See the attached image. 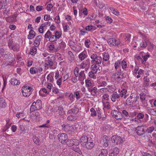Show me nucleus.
Wrapping results in <instances>:
<instances>
[{
	"label": "nucleus",
	"mask_w": 156,
	"mask_h": 156,
	"mask_svg": "<svg viewBox=\"0 0 156 156\" xmlns=\"http://www.w3.org/2000/svg\"><path fill=\"white\" fill-rule=\"evenodd\" d=\"M54 34H55V36L57 39H59L61 37L62 35L61 32L58 31H56Z\"/></svg>",
	"instance_id": "nucleus-44"
},
{
	"label": "nucleus",
	"mask_w": 156,
	"mask_h": 156,
	"mask_svg": "<svg viewBox=\"0 0 156 156\" xmlns=\"http://www.w3.org/2000/svg\"><path fill=\"white\" fill-rule=\"evenodd\" d=\"M62 127L63 130L66 132L72 131L73 129V126L69 124H63L62 125Z\"/></svg>",
	"instance_id": "nucleus-11"
},
{
	"label": "nucleus",
	"mask_w": 156,
	"mask_h": 156,
	"mask_svg": "<svg viewBox=\"0 0 156 156\" xmlns=\"http://www.w3.org/2000/svg\"><path fill=\"white\" fill-rule=\"evenodd\" d=\"M53 35L50 30H48L44 35V37L45 39H48L49 40L50 37L51 38V36Z\"/></svg>",
	"instance_id": "nucleus-35"
},
{
	"label": "nucleus",
	"mask_w": 156,
	"mask_h": 156,
	"mask_svg": "<svg viewBox=\"0 0 156 156\" xmlns=\"http://www.w3.org/2000/svg\"><path fill=\"white\" fill-rule=\"evenodd\" d=\"M109 138L106 135L103 136V142L104 143V146L107 147L108 145V141H109Z\"/></svg>",
	"instance_id": "nucleus-21"
},
{
	"label": "nucleus",
	"mask_w": 156,
	"mask_h": 156,
	"mask_svg": "<svg viewBox=\"0 0 156 156\" xmlns=\"http://www.w3.org/2000/svg\"><path fill=\"white\" fill-rule=\"evenodd\" d=\"M87 136V137L88 141L93 142L95 138V135L93 133H90V134L88 135Z\"/></svg>",
	"instance_id": "nucleus-26"
},
{
	"label": "nucleus",
	"mask_w": 156,
	"mask_h": 156,
	"mask_svg": "<svg viewBox=\"0 0 156 156\" xmlns=\"http://www.w3.org/2000/svg\"><path fill=\"white\" fill-rule=\"evenodd\" d=\"M79 80L80 81L83 80L85 78V75L84 73V71H81L79 74Z\"/></svg>",
	"instance_id": "nucleus-22"
},
{
	"label": "nucleus",
	"mask_w": 156,
	"mask_h": 156,
	"mask_svg": "<svg viewBox=\"0 0 156 156\" xmlns=\"http://www.w3.org/2000/svg\"><path fill=\"white\" fill-rule=\"evenodd\" d=\"M80 143L83 147L88 142L87 136H82L80 138Z\"/></svg>",
	"instance_id": "nucleus-13"
},
{
	"label": "nucleus",
	"mask_w": 156,
	"mask_h": 156,
	"mask_svg": "<svg viewBox=\"0 0 156 156\" xmlns=\"http://www.w3.org/2000/svg\"><path fill=\"white\" fill-rule=\"evenodd\" d=\"M35 36V32L31 29L29 32V34L28 35V38L29 39H32Z\"/></svg>",
	"instance_id": "nucleus-25"
},
{
	"label": "nucleus",
	"mask_w": 156,
	"mask_h": 156,
	"mask_svg": "<svg viewBox=\"0 0 156 156\" xmlns=\"http://www.w3.org/2000/svg\"><path fill=\"white\" fill-rule=\"evenodd\" d=\"M137 101V95L135 94H131L126 100V104L128 105H134Z\"/></svg>",
	"instance_id": "nucleus-2"
},
{
	"label": "nucleus",
	"mask_w": 156,
	"mask_h": 156,
	"mask_svg": "<svg viewBox=\"0 0 156 156\" xmlns=\"http://www.w3.org/2000/svg\"><path fill=\"white\" fill-rule=\"evenodd\" d=\"M122 114H123L125 116V117L126 118L128 119V112L125 110H123L122 111Z\"/></svg>",
	"instance_id": "nucleus-61"
},
{
	"label": "nucleus",
	"mask_w": 156,
	"mask_h": 156,
	"mask_svg": "<svg viewBox=\"0 0 156 156\" xmlns=\"http://www.w3.org/2000/svg\"><path fill=\"white\" fill-rule=\"evenodd\" d=\"M75 141L74 140L69 139L66 142L67 145L68 146H72L74 145Z\"/></svg>",
	"instance_id": "nucleus-34"
},
{
	"label": "nucleus",
	"mask_w": 156,
	"mask_h": 156,
	"mask_svg": "<svg viewBox=\"0 0 156 156\" xmlns=\"http://www.w3.org/2000/svg\"><path fill=\"white\" fill-rule=\"evenodd\" d=\"M48 62L46 63L48 65L52 66L55 61V57L51 54L50 55L47 57Z\"/></svg>",
	"instance_id": "nucleus-10"
},
{
	"label": "nucleus",
	"mask_w": 156,
	"mask_h": 156,
	"mask_svg": "<svg viewBox=\"0 0 156 156\" xmlns=\"http://www.w3.org/2000/svg\"><path fill=\"white\" fill-rule=\"evenodd\" d=\"M110 9L112 11V12L115 15L118 16L119 15V12L117 10L112 8H110Z\"/></svg>",
	"instance_id": "nucleus-48"
},
{
	"label": "nucleus",
	"mask_w": 156,
	"mask_h": 156,
	"mask_svg": "<svg viewBox=\"0 0 156 156\" xmlns=\"http://www.w3.org/2000/svg\"><path fill=\"white\" fill-rule=\"evenodd\" d=\"M10 49L14 51H18L19 50V48L16 45H13Z\"/></svg>",
	"instance_id": "nucleus-53"
},
{
	"label": "nucleus",
	"mask_w": 156,
	"mask_h": 156,
	"mask_svg": "<svg viewBox=\"0 0 156 156\" xmlns=\"http://www.w3.org/2000/svg\"><path fill=\"white\" fill-rule=\"evenodd\" d=\"M90 112H91L90 116L92 117H94L96 116L97 115V112L93 108H92L90 109Z\"/></svg>",
	"instance_id": "nucleus-46"
},
{
	"label": "nucleus",
	"mask_w": 156,
	"mask_h": 156,
	"mask_svg": "<svg viewBox=\"0 0 156 156\" xmlns=\"http://www.w3.org/2000/svg\"><path fill=\"white\" fill-rule=\"evenodd\" d=\"M32 88L29 87L23 86L22 89L23 96L25 97L29 96L32 93Z\"/></svg>",
	"instance_id": "nucleus-3"
},
{
	"label": "nucleus",
	"mask_w": 156,
	"mask_h": 156,
	"mask_svg": "<svg viewBox=\"0 0 156 156\" xmlns=\"http://www.w3.org/2000/svg\"><path fill=\"white\" fill-rule=\"evenodd\" d=\"M47 78L48 82H52L53 80V77L51 74H49L47 76Z\"/></svg>",
	"instance_id": "nucleus-50"
},
{
	"label": "nucleus",
	"mask_w": 156,
	"mask_h": 156,
	"mask_svg": "<svg viewBox=\"0 0 156 156\" xmlns=\"http://www.w3.org/2000/svg\"><path fill=\"white\" fill-rule=\"evenodd\" d=\"M10 81L11 84L13 85H18L20 83L19 80H17L14 78H12Z\"/></svg>",
	"instance_id": "nucleus-27"
},
{
	"label": "nucleus",
	"mask_w": 156,
	"mask_h": 156,
	"mask_svg": "<svg viewBox=\"0 0 156 156\" xmlns=\"http://www.w3.org/2000/svg\"><path fill=\"white\" fill-rule=\"evenodd\" d=\"M79 111V109L77 105H74L73 108L68 111L67 114H76L78 113Z\"/></svg>",
	"instance_id": "nucleus-12"
},
{
	"label": "nucleus",
	"mask_w": 156,
	"mask_h": 156,
	"mask_svg": "<svg viewBox=\"0 0 156 156\" xmlns=\"http://www.w3.org/2000/svg\"><path fill=\"white\" fill-rule=\"evenodd\" d=\"M94 144L93 142L88 141L83 147L88 149L90 150L94 147Z\"/></svg>",
	"instance_id": "nucleus-17"
},
{
	"label": "nucleus",
	"mask_w": 156,
	"mask_h": 156,
	"mask_svg": "<svg viewBox=\"0 0 156 156\" xmlns=\"http://www.w3.org/2000/svg\"><path fill=\"white\" fill-rule=\"evenodd\" d=\"M41 38L42 36L41 35H39L36 37L34 41V45L36 47L38 46Z\"/></svg>",
	"instance_id": "nucleus-20"
},
{
	"label": "nucleus",
	"mask_w": 156,
	"mask_h": 156,
	"mask_svg": "<svg viewBox=\"0 0 156 156\" xmlns=\"http://www.w3.org/2000/svg\"><path fill=\"white\" fill-rule=\"evenodd\" d=\"M85 29L87 31L94 30L96 29V27L92 25H89L86 27Z\"/></svg>",
	"instance_id": "nucleus-36"
},
{
	"label": "nucleus",
	"mask_w": 156,
	"mask_h": 156,
	"mask_svg": "<svg viewBox=\"0 0 156 156\" xmlns=\"http://www.w3.org/2000/svg\"><path fill=\"white\" fill-rule=\"evenodd\" d=\"M154 129V126H152L151 127L148 128L146 130V132L149 133H151L153 132Z\"/></svg>",
	"instance_id": "nucleus-52"
},
{
	"label": "nucleus",
	"mask_w": 156,
	"mask_h": 156,
	"mask_svg": "<svg viewBox=\"0 0 156 156\" xmlns=\"http://www.w3.org/2000/svg\"><path fill=\"white\" fill-rule=\"evenodd\" d=\"M36 110H37V109L35 106L33 102L32 105L30 106V112H31Z\"/></svg>",
	"instance_id": "nucleus-55"
},
{
	"label": "nucleus",
	"mask_w": 156,
	"mask_h": 156,
	"mask_svg": "<svg viewBox=\"0 0 156 156\" xmlns=\"http://www.w3.org/2000/svg\"><path fill=\"white\" fill-rule=\"evenodd\" d=\"M33 141L36 144L39 145L40 144V140L36 136H34L33 138Z\"/></svg>",
	"instance_id": "nucleus-42"
},
{
	"label": "nucleus",
	"mask_w": 156,
	"mask_h": 156,
	"mask_svg": "<svg viewBox=\"0 0 156 156\" xmlns=\"http://www.w3.org/2000/svg\"><path fill=\"white\" fill-rule=\"evenodd\" d=\"M30 73L32 74H36L37 72V70L35 67H32L30 68Z\"/></svg>",
	"instance_id": "nucleus-45"
},
{
	"label": "nucleus",
	"mask_w": 156,
	"mask_h": 156,
	"mask_svg": "<svg viewBox=\"0 0 156 156\" xmlns=\"http://www.w3.org/2000/svg\"><path fill=\"white\" fill-rule=\"evenodd\" d=\"M144 115L141 113H139L137 115V117L138 119H142L144 118Z\"/></svg>",
	"instance_id": "nucleus-64"
},
{
	"label": "nucleus",
	"mask_w": 156,
	"mask_h": 156,
	"mask_svg": "<svg viewBox=\"0 0 156 156\" xmlns=\"http://www.w3.org/2000/svg\"><path fill=\"white\" fill-rule=\"evenodd\" d=\"M119 39L117 38H111L108 40V43L111 46H118L120 43Z\"/></svg>",
	"instance_id": "nucleus-4"
},
{
	"label": "nucleus",
	"mask_w": 156,
	"mask_h": 156,
	"mask_svg": "<svg viewBox=\"0 0 156 156\" xmlns=\"http://www.w3.org/2000/svg\"><path fill=\"white\" fill-rule=\"evenodd\" d=\"M79 69L77 67H76L74 69V75L76 77H77L79 74Z\"/></svg>",
	"instance_id": "nucleus-58"
},
{
	"label": "nucleus",
	"mask_w": 156,
	"mask_h": 156,
	"mask_svg": "<svg viewBox=\"0 0 156 156\" xmlns=\"http://www.w3.org/2000/svg\"><path fill=\"white\" fill-rule=\"evenodd\" d=\"M124 75L123 72H117L113 74L112 77L116 81L119 82L124 77Z\"/></svg>",
	"instance_id": "nucleus-5"
},
{
	"label": "nucleus",
	"mask_w": 156,
	"mask_h": 156,
	"mask_svg": "<svg viewBox=\"0 0 156 156\" xmlns=\"http://www.w3.org/2000/svg\"><path fill=\"white\" fill-rule=\"evenodd\" d=\"M118 91L119 92H120V96H121V97H123L124 96V98H126V94L127 93V90H126L123 89H122L121 90H119Z\"/></svg>",
	"instance_id": "nucleus-31"
},
{
	"label": "nucleus",
	"mask_w": 156,
	"mask_h": 156,
	"mask_svg": "<svg viewBox=\"0 0 156 156\" xmlns=\"http://www.w3.org/2000/svg\"><path fill=\"white\" fill-rule=\"evenodd\" d=\"M140 99L142 101H146V99L147 97L146 94L144 93H141L140 94Z\"/></svg>",
	"instance_id": "nucleus-33"
},
{
	"label": "nucleus",
	"mask_w": 156,
	"mask_h": 156,
	"mask_svg": "<svg viewBox=\"0 0 156 156\" xmlns=\"http://www.w3.org/2000/svg\"><path fill=\"white\" fill-rule=\"evenodd\" d=\"M109 96L107 94H104L102 96L103 98L106 101H108L109 100Z\"/></svg>",
	"instance_id": "nucleus-63"
},
{
	"label": "nucleus",
	"mask_w": 156,
	"mask_h": 156,
	"mask_svg": "<svg viewBox=\"0 0 156 156\" xmlns=\"http://www.w3.org/2000/svg\"><path fill=\"white\" fill-rule=\"evenodd\" d=\"M87 64L86 62H83L80 65V69H84L87 66Z\"/></svg>",
	"instance_id": "nucleus-51"
},
{
	"label": "nucleus",
	"mask_w": 156,
	"mask_h": 156,
	"mask_svg": "<svg viewBox=\"0 0 156 156\" xmlns=\"http://www.w3.org/2000/svg\"><path fill=\"white\" fill-rule=\"evenodd\" d=\"M86 86L87 87H89L92 86V83L91 82V81L88 79H87L85 80Z\"/></svg>",
	"instance_id": "nucleus-39"
},
{
	"label": "nucleus",
	"mask_w": 156,
	"mask_h": 156,
	"mask_svg": "<svg viewBox=\"0 0 156 156\" xmlns=\"http://www.w3.org/2000/svg\"><path fill=\"white\" fill-rule=\"evenodd\" d=\"M98 87H105L107 85V82L105 81H98Z\"/></svg>",
	"instance_id": "nucleus-28"
},
{
	"label": "nucleus",
	"mask_w": 156,
	"mask_h": 156,
	"mask_svg": "<svg viewBox=\"0 0 156 156\" xmlns=\"http://www.w3.org/2000/svg\"><path fill=\"white\" fill-rule=\"evenodd\" d=\"M37 48L35 47H31L30 48V54L33 56H34L37 53Z\"/></svg>",
	"instance_id": "nucleus-30"
},
{
	"label": "nucleus",
	"mask_w": 156,
	"mask_h": 156,
	"mask_svg": "<svg viewBox=\"0 0 156 156\" xmlns=\"http://www.w3.org/2000/svg\"><path fill=\"white\" fill-rule=\"evenodd\" d=\"M67 119L69 121H74L76 120V117L72 115H70L68 116Z\"/></svg>",
	"instance_id": "nucleus-54"
},
{
	"label": "nucleus",
	"mask_w": 156,
	"mask_h": 156,
	"mask_svg": "<svg viewBox=\"0 0 156 156\" xmlns=\"http://www.w3.org/2000/svg\"><path fill=\"white\" fill-rule=\"evenodd\" d=\"M91 66L92 71L94 73H97L99 69V65L96 64H93Z\"/></svg>",
	"instance_id": "nucleus-24"
},
{
	"label": "nucleus",
	"mask_w": 156,
	"mask_h": 156,
	"mask_svg": "<svg viewBox=\"0 0 156 156\" xmlns=\"http://www.w3.org/2000/svg\"><path fill=\"white\" fill-rule=\"evenodd\" d=\"M122 68L124 70H126V68L127 65V63L125 61L122 60L121 62V65Z\"/></svg>",
	"instance_id": "nucleus-40"
},
{
	"label": "nucleus",
	"mask_w": 156,
	"mask_h": 156,
	"mask_svg": "<svg viewBox=\"0 0 156 156\" xmlns=\"http://www.w3.org/2000/svg\"><path fill=\"white\" fill-rule=\"evenodd\" d=\"M55 57L59 61L62 60L63 59V57H62L61 55L59 53H57L55 55Z\"/></svg>",
	"instance_id": "nucleus-59"
},
{
	"label": "nucleus",
	"mask_w": 156,
	"mask_h": 156,
	"mask_svg": "<svg viewBox=\"0 0 156 156\" xmlns=\"http://www.w3.org/2000/svg\"><path fill=\"white\" fill-rule=\"evenodd\" d=\"M74 96H75L77 100H78L80 98L79 93L78 91H76L74 93Z\"/></svg>",
	"instance_id": "nucleus-60"
},
{
	"label": "nucleus",
	"mask_w": 156,
	"mask_h": 156,
	"mask_svg": "<svg viewBox=\"0 0 156 156\" xmlns=\"http://www.w3.org/2000/svg\"><path fill=\"white\" fill-rule=\"evenodd\" d=\"M35 106L37 110H39L42 108V104L41 101L39 100H37L36 102H34Z\"/></svg>",
	"instance_id": "nucleus-14"
},
{
	"label": "nucleus",
	"mask_w": 156,
	"mask_h": 156,
	"mask_svg": "<svg viewBox=\"0 0 156 156\" xmlns=\"http://www.w3.org/2000/svg\"><path fill=\"white\" fill-rule=\"evenodd\" d=\"M147 42L146 41H143L141 43L140 46L141 47L143 48H145L147 45Z\"/></svg>",
	"instance_id": "nucleus-49"
},
{
	"label": "nucleus",
	"mask_w": 156,
	"mask_h": 156,
	"mask_svg": "<svg viewBox=\"0 0 156 156\" xmlns=\"http://www.w3.org/2000/svg\"><path fill=\"white\" fill-rule=\"evenodd\" d=\"M113 116L117 119H121L123 117V115L121 113L117 110H113L112 112Z\"/></svg>",
	"instance_id": "nucleus-9"
},
{
	"label": "nucleus",
	"mask_w": 156,
	"mask_h": 156,
	"mask_svg": "<svg viewBox=\"0 0 156 156\" xmlns=\"http://www.w3.org/2000/svg\"><path fill=\"white\" fill-rule=\"evenodd\" d=\"M57 40V39L54 35V34L51 36V38L49 39V41L50 42H54Z\"/></svg>",
	"instance_id": "nucleus-56"
},
{
	"label": "nucleus",
	"mask_w": 156,
	"mask_h": 156,
	"mask_svg": "<svg viewBox=\"0 0 156 156\" xmlns=\"http://www.w3.org/2000/svg\"><path fill=\"white\" fill-rule=\"evenodd\" d=\"M13 41L12 39H9L8 41V46L10 48H11L13 46Z\"/></svg>",
	"instance_id": "nucleus-62"
},
{
	"label": "nucleus",
	"mask_w": 156,
	"mask_h": 156,
	"mask_svg": "<svg viewBox=\"0 0 156 156\" xmlns=\"http://www.w3.org/2000/svg\"><path fill=\"white\" fill-rule=\"evenodd\" d=\"M73 150L75 152H77L80 154H82V152L78 147H73Z\"/></svg>",
	"instance_id": "nucleus-47"
},
{
	"label": "nucleus",
	"mask_w": 156,
	"mask_h": 156,
	"mask_svg": "<svg viewBox=\"0 0 156 156\" xmlns=\"http://www.w3.org/2000/svg\"><path fill=\"white\" fill-rule=\"evenodd\" d=\"M110 153L109 155V156H116L117 154L119 152V149L117 147H115L114 148L113 151Z\"/></svg>",
	"instance_id": "nucleus-19"
},
{
	"label": "nucleus",
	"mask_w": 156,
	"mask_h": 156,
	"mask_svg": "<svg viewBox=\"0 0 156 156\" xmlns=\"http://www.w3.org/2000/svg\"><path fill=\"white\" fill-rule=\"evenodd\" d=\"M111 139L112 142L117 145L121 144L123 142V140L121 137L117 135L112 136Z\"/></svg>",
	"instance_id": "nucleus-6"
},
{
	"label": "nucleus",
	"mask_w": 156,
	"mask_h": 156,
	"mask_svg": "<svg viewBox=\"0 0 156 156\" xmlns=\"http://www.w3.org/2000/svg\"><path fill=\"white\" fill-rule=\"evenodd\" d=\"M48 50L51 53H54L57 51V48L55 47V45L53 44L49 45L48 47Z\"/></svg>",
	"instance_id": "nucleus-16"
},
{
	"label": "nucleus",
	"mask_w": 156,
	"mask_h": 156,
	"mask_svg": "<svg viewBox=\"0 0 156 156\" xmlns=\"http://www.w3.org/2000/svg\"><path fill=\"white\" fill-rule=\"evenodd\" d=\"M144 126L142 125L141 126H137L136 129V131L137 134L142 137H144L146 135L145 131L144 129Z\"/></svg>",
	"instance_id": "nucleus-8"
},
{
	"label": "nucleus",
	"mask_w": 156,
	"mask_h": 156,
	"mask_svg": "<svg viewBox=\"0 0 156 156\" xmlns=\"http://www.w3.org/2000/svg\"><path fill=\"white\" fill-rule=\"evenodd\" d=\"M90 58L91 59V63L92 64H96L99 65L102 62V64L103 66L105 65L104 62H102V58L101 56H98L96 54H91L90 55Z\"/></svg>",
	"instance_id": "nucleus-1"
},
{
	"label": "nucleus",
	"mask_w": 156,
	"mask_h": 156,
	"mask_svg": "<svg viewBox=\"0 0 156 156\" xmlns=\"http://www.w3.org/2000/svg\"><path fill=\"white\" fill-rule=\"evenodd\" d=\"M144 83L143 86L144 87H147L149 85V79L147 76L144 77Z\"/></svg>",
	"instance_id": "nucleus-23"
},
{
	"label": "nucleus",
	"mask_w": 156,
	"mask_h": 156,
	"mask_svg": "<svg viewBox=\"0 0 156 156\" xmlns=\"http://www.w3.org/2000/svg\"><path fill=\"white\" fill-rule=\"evenodd\" d=\"M87 56L86 52L83 51L80 53L78 55L79 59L81 61L84 60Z\"/></svg>",
	"instance_id": "nucleus-15"
},
{
	"label": "nucleus",
	"mask_w": 156,
	"mask_h": 156,
	"mask_svg": "<svg viewBox=\"0 0 156 156\" xmlns=\"http://www.w3.org/2000/svg\"><path fill=\"white\" fill-rule=\"evenodd\" d=\"M103 60L104 61H106L109 59V56L108 53H104L103 54Z\"/></svg>",
	"instance_id": "nucleus-38"
},
{
	"label": "nucleus",
	"mask_w": 156,
	"mask_h": 156,
	"mask_svg": "<svg viewBox=\"0 0 156 156\" xmlns=\"http://www.w3.org/2000/svg\"><path fill=\"white\" fill-rule=\"evenodd\" d=\"M121 65V62L120 61H117L115 63V69L119 68V66Z\"/></svg>",
	"instance_id": "nucleus-57"
},
{
	"label": "nucleus",
	"mask_w": 156,
	"mask_h": 156,
	"mask_svg": "<svg viewBox=\"0 0 156 156\" xmlns=\"http://www.w3.org/2000/svg\"><path fill=\"white\" fill-rule=\"evenodd\" d=\"M120 95L117 92H114L112 95L111 100L113 102H115L116 100L120 98Z\"/></svg>",
	"instance_id": "nucleus-18"
},
{
	"label": "nucleus",
	"mask_w": 156,
	"mask_h": 156,
	"mask_svg": "<svg viewBox=\"0 0 156 156\" xmlns=\"http://www.w3.org/2000/svg\"><path fill=\"white\" fill-rule=\"evenodd\" d=\"M58 140L61 143L65 144L66 143V140L68 139L67 135L65 133H60L58 135Z\"/></svg>",
	"instance_id": "nucleus-7"
},
{
	"label": "nucleus",
	"mask_w": 156,
	"mask_h": 156,
	"mask_svg": "<svg viewBox=\"0 0 156 156\" xmlns=\"http://www.w3.org/2000/svg\"><path fill=\"white\" fill-rule=\"evenodd\" d=\"M7 104L5 101L2 98L0 99V107L1 108H5Z\"/></svg>",
	"instance_id": "nucleus-29"
},
{
	"label": "nucleus",
	"mask_w": 156,
	"mask_h": 156,
	"mask_svg": "<svg viewBox=\"0 0 156 156\" xmlns=\"http://www.w3.org/2000/svg\"><path fill=\"white\" fill-rule=\"evenodd\" d=\"M107 153V151L106 149H103L101 151L99 156H106Z\"/></svg>",
	"instance_id": "nucleus-41"
},
{
	"label": "nucleus",
	"mask_w": 156,
	"mask_h": 156,
	"mask_svg": "<svg viewBox=\"0 0 156 156\" xmlns=\"http://www.w3.org/2000/svg\"><path fill=\"white\" fill-rule=\"evenodd\" d=\"M55 108L56 110H58L59 112V115H62L64 113V112H63V108L60 107H58L57 106H56L55 107Z\"/></svg>",
	"instance_id": "nucleus-43"
},
{
	"label": "nucleus",
	"mask_w": 156,
	"mask_h": 156,
	"mask_svg": "<svg viewBox=\"0 0 156 156\" xmlns=\"http://www.w3.org/2000/svg\"><path fill=\"white\" fill-rule=\"evenodd\" d=\"M97 73H94L92 71L88 73L89 76L91 78H93L94 79H96V76L95 74H96Z\"/></svg>",
	"instance_id": "nucleus-37"
},
{
	"label": "nucleus",
	"mask_w": 156,
	"mask_h": 156,
	"mask_svg": "<svg viewBox=\"0 0 156 156\" xmlns=\"http://www.w3.org/2000/svg\"><path fill=\"white\" fill-rule=\"evenodd\" d=\"M6 0H0V9L5 7L7 5Z\"/></svg>",
	"instance_id": "nucleus-32"
}]
</instances>
